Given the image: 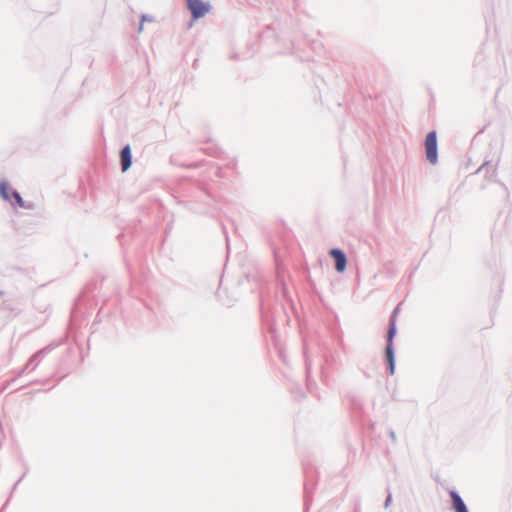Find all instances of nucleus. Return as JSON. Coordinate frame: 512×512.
I'll list each match as a JSON object with an SVG mask.
<instances>
[{
	"label": "nucleus",
	"instance_id": "nucleus-1",
	"mask_svg": "<svg viewBox=\"0 0 512 512\" xmlns=\"http://www.w3.org/2000/svg\"><path fill=\"white\" fill-rule=\"evenodd\" d=\"M396 334V311L393 313L390 319V327L388 331V338H387V347L385 351L386 361L389 365V370L391 374H394L395 370V359H394V352H393V338Z\"/></svg>",
	"mask_w": 512,
	"mask_h": 512
},
{
	"label": "nucleus",
	"instance_id": "nucleus-2",
	"mask_svg": "<svg viewBox=\"0 0 512 512\" xmlns=\"http://www.w3.org/2000/svg\"><path fill=\"white\" fill-rule=\"evenodd\" d=\"M426 157L431 164H436L437 155V136L436 132H429L425 140Z\"/></svg>",
	"mask_w": 512,
	"mask_h": 512
},
{
	"label": "nucleus",
	"instance_id": "nucleus-3",
	"mask_svg": "<svg viewBox=\"0 0 512 512\" xmlns=\"http://www.w3.org/2000/svg\"><path fill=\"white\" fill-rule=\"evenodd\" d=\"M187 4L194 19L205 16L210 10V5L201 0H187Z\"/></svg>",
	"mask_w": 512,
	"mask_h": 512
},
{
	"label": "nucleus",
	"instance_id": "nucleus-4",
	"mask_svg": "<svg viewBox=\"0 0 512 512\" xmlns=\"http://www.w3.org/2000/svg\"><path fill=\"white\" fill-rule=\"evenodd\" d=\"M330 255L336 262V270L340 273L344 272L347 265V259L345 254L339 249H332Z\"/></svg>",
	"mask_w": 512,
	"mask_h": 512
},
{
	"label": "nucleus",
	"instance_id": "nucleus-5",
	"mask_svg": "<svg viewBox=\"0 0 512 512\" xmlns=\"http://www.w3.org/2000/svg\"><path fill=\"white\" fill-rule=\"evenodd\" d=\"M121 165L124 172L131 166V150L128 145L121 151Z\"/></svg>",
	"mask_w": 512,
	"mask_h": 512
},
{
	"label": "nucleus",
	"instance_id": "nucleus-6",
	"mask_svg": "<svg viewBox=\"0 0 512 512\" xmlns=\"http://www.w3.org/2000/svg\"><path fill=\"white\" fill-rule=\"evenodd\" d=\"M451 498L456 512H468L465 503L456 492H451Z\"/></svg>",
	"mask_w": 512,
	"mask_h": 512
},
{
	"label": "nucleus",
	"instance_id": "nucleus-7",
	"mask_svg": "<svg viewBox=\"0 0 512 512\" xmlns=\"http://www.w3.org/2000/svg\"><path fill=\"white\" fill-rule=\"evenodd\" d=\"M9 186L6 182H0V195L7 201H11V197L8 193Z\"/></svg>",
	"mask_w": 512,
	"mask_h": 512
},
{
	"label": "nucleus",
	"instance_id": "nucleus-8",
	"mask_svg": "<svg viewBox=\"0 0 512 512\" xmlns=\"http://www.w3.org/2000/svg\"><path fill=\"white\" fill-rule=\"evenodd\" d=\"M10 197H11V199L13 198V199L15 200V202H16V204H17L18 206H20V207H24V206H25V205H24V202H23V200H22V198H21V196L19 195V193H18V192L13 191V192L11 193V196H10Z\"/></svg>",
	"mask_w": 512,
	"mask_h": 512
}]
</instances>
